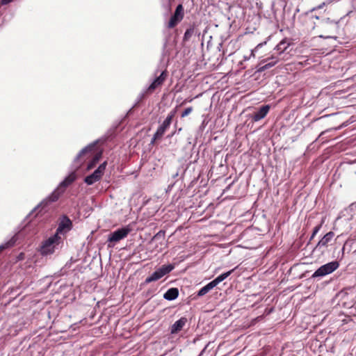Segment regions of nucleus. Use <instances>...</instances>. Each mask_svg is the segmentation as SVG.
Returning a JSON list of instances; mask_svg holds the SVG:
<instances>
[{
    "label": "nucleus",
    "mask_w": 356,
    "mask_h": 356,
    "mask_svg": "<svg viewBox=\"0 0 356 356\" xmlns=\"http://www.w3.org/2000/svg\"><path fill=\"white\" fill-rule=\"evenodd\" d=\"M234 269H232L229 271H227L226 273H224L219 276H218L216 278H215L213 280H212V283L216 286L220 282L225 280L227 277H228L232 272H234Z\"/></svg>",
    "instance_id": "nucleus-17"
},
{
    "label": "nucleus",
    "mask_w": 356,
    "mask_h": 356,
    "mask_svg": "<svg viewBox=\"0 0 356 356\" xmlns=\"http://www.w3.org/2000/svg\"><path fill=\"white\" fill-rule=\"evenodd\" d=\"M116 145L114 132L107 134L83 148L78 156H102L108 154L109 150Z\"/></svg>",
    "instance_id": "nucleus-1"
},
{
    "label": "nucleus",
    "mask_w": 356,
    "mask_h": 356,
    "mask_svg": "<svg viewBox=\"0 0 356 356\" xmlns=\"http://www.w3.org/2000/svg\"><path fill=\"white\" fill-rule=\"evenodd\" d=\"M334 236V233L333 232H327L317 243L316 245L314 250H320L323 248L327 247L328 244L332 241Z\"/></svg>",
    "instance_id": "nucleus-12"
},
{
    "label": "nucleus",
    "mask_w": 356,
    "mask_h": 356,
    "mask_svg": "<svg viewBox=\"0 0 356 356\" xmlns=\"http://www.w3.org/2000/svg\"><path fill=\"white\" fill-rule=\"evenodd\" d=\"M193 107H188L187 108H186L181 114V118H185L188 115H189L192 111H193Z\"/></svg>",
    "instance_id": "nucleus-22"
},
{
    "label": "nucleus",
    "mask_w": 356,
    "mask_h": 356,
    "mask_svg": "<svg viewBox=\"0 0 356 356\" xmlns=\"http://www.w3.org/2000/svg\"><path fill=\"white\" fill-rule=\"evenodd\" d=\"M71 220L68 218L64 217L59 223L55 234L59 235V234L63 233V232L70 230L71 229Z\"/></svg>",
    "instance_id": "nucleus-14"
},
{
    "label": "nucleus",
    "mask_w": 356,
    "mask_h": 356,
    "mask_svg": "<svg viewBox=\"0 0 356 356\" xmlns=\"http://www.w3.org/2000/svg\"><path fill=\"white\" fill-rule=\"evenodd\" d=\"M61 238L58 234L50 236L42 243L41 246V254L47 255L54 252L56 247L60 243Z\"/></svg>",
    "instance_id": "nucleus-4"
},
{
    "label": "nucleus",
    "mask_w": 356,
    "mask_h": 356,
    "mask_svg": "<svg viewBox=\"0 0 356 356\" xmlns=\"http://www.w3.org/2000/svg\"><path fill=\"white\" fill-rule=\"evenodd\" d=\"M289 46V43H287L285 40H282L276 46L275 50L277 51L279 54H281L287 49Z\"/></svg>",
    "instance_id": "nucleus-19"
},
{
    "label": "nucleus",
    "mask_w": 356,
    "mask_h": 356,
    "mask_svg": "<svg viewBox=\"0 0 356 356\" xmlns=\"http://www.w3.org/2000/svg\"><path fill=\"white\" fill-rule=\"evenodd\" d=\"M279 60L280 59L277 57L273 55L270 58H268L261 61L259 63V67L257 71L262 72L274 66L278 63Z\"/></svg>",
    "instance_id": "nucleus-11"
},
{
    "label": "nucleus",
    "mask_w": 356,
    "mask_h": 356,
    "mask_svg": "<svg viewBox=\"0 0 356 356\" xmlns=\"http://www.w3.org/2000/svg\"><path fill=\"white\" fill-rule=\"evenodd\" d=\"M175 111H171L168 115V116L166 117L165 120L163 122V123L160 126H159L156 131L155 132V134H154V136L152 138L151 144L154 145L158 141H160L162 139L165 131L170 127V126L172 123V119L175 117Z\"/></svg>",
    "instance_id": "nucleus-3"
},
{
    "label": "nucleus",
    "mask_w": 356,
    "mask_h": 356,
    "mask_svg": "<svg viewBox=\"0 0 356 356\" xmlns=\"http://www.w3.org/2000/svg\"><path fill=\"white\" fill-rule=\"evenodd\" d=\"M131 231V228L129 226L118 229L110 234L108 238V242L114 243L119 242L120 240L125 238Z\"/></svg>",
    "instance_id": "nucleus-8"
},
{
    "label": "nucleus",
    "mask_w": 356,
    "mask_h": 356,
    "mask_svg": "<svg viewBox=\"0 0 356 356\" xmlns=\"http://www.w3.org/2000/svg\"><path fill=\"white\" fill-rule=\"evenodd\" d=\"M320 228H321L320 225L316 226L314 228L313 233H312V236H311V239H312L316 236V234L318 232Z\"/></svg>",
    "instance_id": "nucleus-23"
},
{
    "label": "nucleus",
    "mask_w": 356,
    "mask_h": 356,
    "mask_svg": "<svg viewBox=\"0 0 356 356\" xmlns=\"http://www.w3.org/2000/svg\"><path fill=\"white\" fill-rule=\"evenodd\" d=\"M15 242V241L14 240V238H12L10 241L7 242L6 244L0 245V252L3 250L6 249V248L13 245Z\"/></svg>",
    "instance_id": "nucleus-21"
},
{
    "label": "nucleus",
    "mask_w": 356,
    "mask_h": 356,
    "mask_svg": "<svg viewBox=\"0 0 356 356\" xmlns=\"http://www.w3.org/2000/svg\"><path fill=\"white\" fill-rule=\"evenodd\" d=\"M168 76V72L166 70L163 71L161 74L158 77H156L147 88L145 92L146 94H152L157 88L161 87L166 80Z\"/></svg>",
    "instance_id": "nucleus-10"
},
{
    "label": "nucleus",
    "mask_w": 356,
    "mask_h": 356,
    "mask_svg": "<svg viewBox=\"0 0 356 356\" xmlns=\"http://www.w3.org/2000/svg\"><path fill=\"white\" fill-rule=\"evenodd\" d=\"M270 106L269 105L262 106L257 111H256L252 117L254 122H257L264 118L270 111Z\"/></svg>",
    "instance_id": "nucleus-13"
},
{
    "label": "nucleus",
    "mask_w": 356,
    "mask_h": 356,
    "mask_svg": "<svg viewBox=\"0 0 356 356\" xmlns=\"http://www.w3.org/2000/svg\"><path fill=\"white\" fill-rule=\"evenodd\" d=\"M263 45V43H260L259 44L254 50L252 51L251 52V56H253L254 57L255 56V54H254V51H256V49H257L259 47H261Z\"/></svg>",
    "instance_id": "nucleus-24"
},
{
    "label": "nucleus",
    "mask_w": 356,
    "mask_h": 356,
    "mask_svg": "<svg viewBox=\"0 0 356 356\" xmlns=\"http://www.w3.org/2000/svg\"><path fill=\"white\" fill-rule=\"evenodd\" d=\"M192 100L193 99H186L182 102L181 105L184 104L187 102H191Z\"/></svg>",
    "instance_id": "nucleus-25"
},
{
    "label": "nucleus",
    "mask_w": 356,
    "mask_h": 356,
    "mask_svg": "<svg viewBox=\"0 0 356 356\" xmlns=\"http://www.w3.org/2000/svg\"><path fill=\"white\" fill-rule=\"evenodd\" d=\"M161 234V232H159V233H157L153 238V239H155L160 234Z\"/></svg>",
    "instance_id": "nucleus-26"
},
{
    "label": "nucleus",
    "mask_w": 356,
    "mask_h": 356,
    "mask_svg": "<svg viewBox=\"0 0 356 356\" xmlns=\"http://www.w3.org/2000/svg\"><path fill=\"white\" fill-rule=\"evenodd\" d=\"M184 9L182 6V4H179L173 15L170 18V20L168 21L166 26L168 29H171L175 28L181 20L184 19Z\"/></svg>",
    "instance_id": "nucleus-6"
},
{
    "label": "nucleus",
    "mask_w": 356,
    "mask_h": 356,
    "mask_svg": "<svg viewBox=\"0 0 356 356\" xmlns=\"http://www.w3.org/2000/svg\"><path fill=\"white\" fill-rule=\"evenodd\" d=\"M194 33H195V26L193 25L186 29V31L184 35L183 40L184 42L188 41L191 38V37L194 35Z\"/></svg>",
    "instance_id": "nucleus-20"
},
{
    "label": "nucleus",
    "mask_w": 356,
    "mask_h": 356,
    "mask_svg": "<svg viewBox=\"0 0 356 356\" xmlns=\"http://www.w3.org/2000/svg\"><path fill=\"white\" fill-rule=\"evenodd\" d=\"M179 296V290L177 288L169 289L163 295V298L168 300H173Z\"/></svg>",
    "instance_id": "nucleus-16"
},
{
    "label": "nucleus",
    "mask_w": 356,
    "mask_h": 356,
    "mask_svg": "<svg viewBox=\"0 0 356 356\" xmlns=\"http://www.w3.org/2000/svg\"><path fill=\"white\" fill-rule=\"evenodd\" d=\"M76 179L74 172H71L65 179L61 181L59 186L55 189L49 197L50 202H55L58 200L60 196L64 193L65 188L72 184Z\"/></svg>",
    "instance_id": "nucleus-2"
},
{
    "label": "nucleus",
    "mask_w": 356,
    "mask_h": 356,
    "mask_svg": "<svg viewBox=\"0 0 356 356\" xmlns=\"http://www.w3.org/2000/svg\"><path fill=\"white\" fill-rule=\"evenodd\" d=\"M174 268V266L163 265L156 271H154L150 276L147 277L145 280L146 283L155 282L163 277L165 275L169 273Z\"/></svg>",
    "instance_id": "nucleus-7"
},
{
    "label": "nucleus",
    "mask_w": 356,
    "mask_h": 356,
    "mask_svg": "<svg viewBox=\"0 0 356 356\" xmlns=\"http://www.w3.org/2000/svg\"><path fill=\"white\" fill-rule=\"evenodd\" d=\"M106 165V162L102 163L98 168L96 169L94 172L87 177H86L84 181L88 185H92L94 183L98 181L102 177L104 172L105 170Z\"/></svg>",
    "instance_id": "nucleus-9"
},
{
    "label": "nucleus",
    "mask_w": 356,
    "mask_h": 356,
    "mask_svg": "<svg viewBox=\"0 0 356 356\" xmlns=\"http://www.w3.org/2000/svg\"><path fill=\"white\" fill-rule=\"evenodd\" d=\"M339 266V264L337 261L329 262L318 268L312 275V278L324 277L336 270Z\"/></svg>",
    "instance_id": "nucleus-5"
},
{
    "label": "nucleus",
    "mask_w": 356,
    "mask_h": 356,
    "mask_svg": "<svg viewBox=\"0 0 356 356\" xmlns=\"http://www.w3.org/2000/svg\"><path fill=\"white\" fill-rule=\"evenodd\" d=\"M215 287V285L212 283V282H210L207 285L203 286L197 293L198 296H203L205 294H207L209 291H211L212 289Z\"/></svg>",
    "instance_id": "nucleus-18"
},
{
    "label": "nucleus",
    "mask_w": 356,
    "mask_h": 356,
    "mask_svg": "<svg viewBox=\"0 0 356 356\" xmlns=\"http://www.w3.org/2000/svg\"><path fill=\"white\" fill-rule=\"evenodd\" d=\"M186 322L187 319L185 317H182L178 321H175L170 327V333L173 334L181 331L184 326L186 325Z\"/></svg>",
    "instance_id": "nucleus-15"
}]
</instances>
